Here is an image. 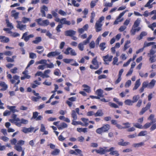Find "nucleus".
<instances>
[{
    "mask_svg": "<svg viewBox=\"0 0 156 156\" xmlns=\"http://www.w3.org/2000/svg\"><path fill=\"white\" fill-rule=\"evenodd\" d=\"M59 22L61 24H59L56 28V30L58 32H60L61 31L60 28L62 27L63 24H66L67 25H69L71 24V22L69 21H68L66 20L65 18H63L60 19Z\"/></svg>",
    "mask_w": 156,
    "mask_h": 156,
    "instance_id": "obj_1",
    "label": "nucleus"
},
{
    "mask_svg": "<svg viewBox=\"0 0 156 156\" xmlns=\"http://www.w3.org/2000/svg\"><path fill=\"white\" fill-rule=\"evenodd\" d=\"M7 77L8 79H10V82L12 83H15L14 87L16 86L20 82L19 77L17 75H15L13 76L12 79L11 75L9 74L7 75Z\"/></svg>",
    "mask_w": 156,
    "mask_h": 156,
    "instance_id": "obj_2",
    "label": "nucleus"
},
{
    "mask_svg": "<svg viewBox=\"0 0 156 156\" xmlns=\"http://www.w3.org/2000/svg\"><path fill=\"white\" fill-rule=\"evenodd\" d=\"M39 113L37 112H35L33 113V116L31 119H35L36 121L41 120L43 117L41 115L38 116Z\"/></svg>",
    "mask_w": 156,
    "mask_h": 156,
    "instance_id": "obj_3",
    "label": "nucleus"
},
{
    "mask_svg": "<svg viewBox=\"0 0 156 156\" xmlns=\"http://www.w3.org/2000/svg\"><path fill=\"white\" fill-rule=\"evenodd\" d=\"M27 34L28 33L27 32L23 33L21 37V39H24L26 42L28 41L30 38H33L34 37V35L33 34L27 36Z\"/></svg>",
    "mask_w": 156,
    "mask_h": 156,
    "instance_id": "obj_4",
    "label": "nucleus"
},
{
    "mask_svg": "<svg viewBox=\"0 0 156 156\" xmlns=\"http://www.w3.org/2000/svg\"><path fill=\"white\" fill-rule=\"evenodd\" d=\"M151 104L150 102H148L145 107L143 108L141 111L140 112V115H143L147 110L149 109L151 106Z\"/></svg>",
    "mask_w": 156,
    "mask_h": 156,
    "instance_id": "obj_5",
    "label": "nucleus"
},
{
    "mask_svg": "<svg viewBox=\"0 0 156 156\" xmlns=\"http://www.w3.org/2000/svg\"><path fill=\"white\" fill-rule=\"evenodd\" d=\"M18 24L16 25V27L21 30L23 31L26 29V25L21 24V22L18 21H17Z\"/></svg>",
    "mask_w": 156,
    "mask_h": 156,
    "instance_id": "obj_6",
    "label": "nucleus"
},
{
    "mask_svg": "<svg viewBox=\"0 0 156 156\" xmlns=\"http://www.w3.org/2000/svg\"><path fill=\"white\" fill-rule=\"evenodd\" d=\"M76 33V31L73 30H69L65 32V35L66 36L72 37L74 36Z\"/></svg>",
    "mask_w": 156,
    "mask_h": 156,
    "instance_id": "obj_7",
    "label": "nucleus"
},
{
    "mask_svg": "<svg viewBox=\"0 0 156 156\" xmlns=\"http://www.w3.org/2000/svg\"><path fill=\"white\" fill-rule=\"evenodd\" d=\"M0 87H2L0 89L1 91L6 90L8 87V85L3 81H0Z\"/></svg>",
    "mask_w": 156,
    "mask_h": 156,
    "instance_id": "obj_8",
    "label": "nucleus"
},
{
    "mask_svg": "<svg viewBox=\"0 0 156 156\" xmlns=\"http://www.w3.org/2000/svg\"><path fill=\"white\" fill-rule=\"evenodd\" d=\"M48 11V7L45 5H43L41 8V16L42 17H45L46 14L45 11Z\"/></svg>",
    "mask_w": 156,
    "mask_h": 156,
    "instance_id": "obj_9",
    "label": "nucleus"
},
{
    "mask_svg": "<svg viewBox=\"0 0 156 156\" xmlns=\"http://www.w3.org/2000/svg\"><path fill=\"white\" fill-rule=\"evenodd\" d=\"M118 144L120 146H125L129 145L130 143L128 142H125L123 139H121L119 140Z\"/></svg>",
    "mask_w": 156,
    "mask_h": 156,
    "instance_id": "obj_10",
    "label": "nucleus"
},
{
    "mask_svg": "<svg viewBox=\"0 0 156 156\" xmlns=\"http://www.w3.org/2000/svg\"><path fill=\"white\" fill-rule=\"evenodd\" d=\"M60 53L55 51H51L47 55V56L49 58L52 57H54L60 54Z\"/></svg>",
    "mask_w": 156,
    "mask_h": 156,
    "instance_id": "obj_11",
    "label": "nucleus"
},
{
    "mask_svg": "<svg viewBox=\"0 0 156 156\" xmlns=\"http://www.w3.org/2000/svg\"><path fill=\"white\" fill-rule=\"evenodd\" d=\"M102 26V24L99 22H96L95 24V28L97 32H98L101 30Z\"/></svg>",
    "mask_w": 156,
    "mask_h": 156,
    "instance_id": "obj_12",
    "label": "nucleus"
},
{
    "mask_svg": "<svg viewBox=\"0 0 156 156\" xmlns=\"http://www.w3.org/2000/svg\"><path fill=\"white\" fill-rule=\"evenodd\" d=\"M34 130V128L30 127L29 128H26L24 127L22 130V131L25 133L30 132L33 131Z\"/></svg>",
    "mask_w": 156,
    "mask_h": 156,
    "instance_id": "obj_13",
    "label": "nucleus"
},
{
    "mask_svg": "<svg viewBox=\"0 0 156 156\" xmlns=\"http://www.w3.org/2000/svg\"><path fill=\"white\" fill-rule=\"evenodd\" d=\"M75 111L74 110L72 111V113L71 114L72 117L73 119L72 120H76L77 119V115L76 113L78 114V108L76 109Z\"/></svg>",
    "mask_w": 156,
    "mask_h": 156,
    "instance_id": "obj_14",
    "label": "nucleus"
},
{
    "mask_svg": "<svg viewBox=\"0 0 156 156\" xmlns=\"http://www.w3.org/2000/svg\"><path fill=\"white\" fill-rule=\"evenodd\" d=\"M67 126L68 125L64 122H62L60 125H58V126H57L59 130L67 128Z\"/></svg>",
    "mask_w": 156,
    "mask_h": 156,
    "instance_id": "obj_15",
    "label": "nucleus"
},
{
    "mask_svg": "<svg viewBox=\"0 0 156 156\" xmlns=\"http://www.w3.org/2000/svg\"><path fill=\"white\" fill-rule=\"evenodd\" d=\"M113 57L112 55H111L109 56L108 55H106L103 56V60L104 62H106V61L111 62L112 60Z\"/></svg>",
    "mask_w": 156,
    "mask_h": 156,
    "instance_id": "obj_16",
    "label": "nucleus"
},
{
    "mask_svg": "<svg viewBox=\"0 0 156 156\" xmlns=\"http://www.w3.org/2000/svg\"><path fill=\"white\" fill-rule=\"evenodd\" d=\"M52 16L55 18L54 20L57 22H58L59 20V18H58V15L54 11H52L51 12Z\"/></svg>",
    "mask_w": 156,
    "mask_h": 156,
    "instance_id": "obj_17",
    "label": "nucleus"
},
{
    "mask_svg": "<svg viewBox=\"0 0 156 156\" xmlns=\"http://www.w3.org/2000/svg\"><path fill=\"white\" fill-rule=\"evenodd\" d=\"M156 82L155 80L153 79L149 83H148V88L149 89L153 88L155 85Z\"/></svg>",
    "mask_w": 156,
    "mask_h": 156,
    "instance_id": "obj_18",
    "label": "nucleus"
},
{
    "mask_svg": "<svg viewBox=\"0 0 156 156\" xmlns=\"http://www.w3.org/2000/svg\"><path fill=\"white\" fill-rule=\"evenodd\" d=\"M0 39L1 40V41L3 43H7L9 41V39L8 37L3 36H0Z\"/></svg>",
    "mask_w": 156,
    "mask_h": 156,
    "instance_id": "obj_19",
    "label": "nucleus"
},
{
    "mask_svg": "<svg viewBox=\"0 0 156 156\" xmlns=\"http://www.w3.org/2000/svg\"><path fill=\"white\" fill-rule=\"evenodd\" d=\"M103 91L101 89H98L97 90L96 93L98 95L97 97H103L104 95L103 94Z\"/></svg>",
    "mask_w": 156,
    "mask_h": 156,
    "instance_id": "obj_20",
    "label": "nucleus"
},
{
    "mask_svg": "<svg viewBox=\"0 0 156 156\" xmlns=\"http://www.w3.org/2000/svg\"><path fill=\"white\" fill-rule=\"evenodd\" d=\"M140 80V79L136 80L135 83V86L133 89V90H136L140 86L141 84Z\"/></svg>",
    "mask_w": 156,
    "mask_h": 156,
    "instance_id": "obj_21",
    "label": "nucleus"
},
{
    "mask_svg": "<svg viewBox=\"0 0 156 156\" xmlns=\"http://www.w3.org/2000/svg\"><path fill=\"white\" fill-rule=\"evenodd\" d=\"M104 132H107L110 128V126L109 124H106L104 125L101 127Z\"/></svg>",
    "mask_w": 156,
    "mask_h": 156,
    "instance_id": "obj_22",
    "label": "nucleus"
},
{
    "mask_svg": "<svg viewBox=\"0 0 156 156\" xmlns=\"http://www.w3.org/2000/svg\"><path fill=\"white\" fill-rule=\"evenodd\" d=\"M104 115L103 113L101 110L100 109L97 111V112L94 114L95 117L102 116Z\"/></svg>",
    "mask_w": 156,
    "mask_h": 156,
    "instance_id": "obj_23",
    "label": "nucleus"
},
{
    "mask_svg": "<svg viewBox=\"0 0 156 156\" xmlns=\"http://www.w3.org/2000/svg\"><path fill=\"white\" fill-rule=\"evenodd\" d=\"M11 12L12 13V16L14 17L15 19H17L18 18L19 13L16 12V11L15 10H12Z\"/></svg>",
    "mask_w": 156,
    "mask_h": 156,
    "instance_id": "obj_24",
    "label": "nucleus"
},
{
    "mask_svg": "<svg viewBox=\"0 0 156 156\" xmlns=\"http://www.w3.org/2000/svg\"><path fill=\"white\" fill-rule=\"evenodd\" d=\"M42 41L41 38L40 37H37L35 38V40L32 41V43L34 44H38Z\"/></svg>",
    "mask_w": 156,
    "mask_h": 156,
    "instance_id": "obj_25",
    "label": "nucleus"
},
{
    "mask_svg": "<svg viewBox=\"0 0 156 156\" xmlns=\"http://www.w3.org/2000/svg\"><path fill=\"white\" fill-rule=\"evenodd\" d=\"M147 34L146 32L145 31L142 32L139 36L137 37V39L140 40L142 39L143 37L146 36Z\"/></svg>",
    "mask_w": 156,
    "mask_h": 156,
    "instance_id": "obj_26",
    "label": "nucleus"
},
{
    "mask_svg": "<svg viewBox=\"0 0 156 156\" xmlns=\"http://www.w3.org/2000/svg\"><path fill=\"white\" fill-rule=\"evenodd\" d=\"M154 114H151L150 115L149 117L148 118V120H151V123H155L156 122V119H154Z\"/></svg>",
    "mask_w": 156,
    "mask_h": 156,
    "instance_id": "obj_27",
    "label": "nucleus"
},
{
    "mask_svg": "<svg viewBox=\"0 0 156 156\" xmlns=\"http://www.w3.org/2000/svg\"><path fill=\"white\" fill-rule=\"evenodd\" d=\"M140 20L138 18L137 19V20H136L134 22V24L133 25V27H132L133 28H135L139 26V25L140 23Z\"/></svg>",
    "mask_w": 156,
    "mask_h": 156,
    "instance_id": "obj_28",
    "label": "nucleus"
},
{
    "mask_svg": "<svg viewBox=\"0 0 156 156\" xmlns=\"http://www.w3.org/2000/svg\"><path fill=\"white\" fill-rule=\"evenodd\" d=\"M51 72L50 69H47L45 70L44 72V73H43V76H44V78H48L49 77V76L48 75Z\"/></svg>",
    "mask_w": 156,
    "mask_h": 156,
    "instance_id": "obj_29",
    "label": "nucleus"
},
{
    "mask_svg": "<svg viewBox=\"0 0 156 156\" xmlns=\"http://www.w3.org/2000/svg\"><path fill=\"white\" fill-rule=\"evenodd\" d=\"M97 57H96L95 58H94L92 61V63L94 65L96 66H98V68H99L98 62L97 60Z\"/></svg>",
    "mask_w": 156,
    "mask_h": 156,
    "instance_id": "obj_30",
    "label": "nucleus"
},
{
    "mask_svg": "<svg viewBox=\"0 0 156 156\" xmlns=\"http://www.w3.org/2000/svg\"><path fill=\"white\" fill-rule=\"evenodd\" d=\"M60 150L58 149H55V150L51 152V154L54 155H56L59 154Z\"/></svg>",
    "mask_w": 156,
    "mask_h": 156,
    "instance_id": "obj_31",
    "label": "nucleus"
},
{
    "mask_svg": "<svg viewBox=\"0 0 156 156\" xmlns=\"http://www.w3.org/2000/svg\"><path fill=\"white\" fill-rule=\"evenodd\" d=\"M106 151L103 149L102 148H101L100 150H96V152L97 153L100 154H105Z\"/></svg>",
    "mask_w": 156,
    "mask_h": 156,
    "instance_id": "obj_32",
    "label": "nucleus"
},
{
    "mask_svg": "<svg viewBox=\"0 0 156 156\" xmlns=\"http://www.w3.org/2000/svg\"><path fill=\"white\" fill-rule=\"evenodd\" d=\"M125 105H132L133 103L132 101L130 99H127L126 100L124 101Z\"/></svg>",
    "mask_w": 156,
    "mask_h": 156,
    "instance_id": "obj_33",
    "label": "nucleus"
},
{
    "mask_svg": "<svg viewBox=\"0 0 156 156\" xmlns=\"http://www.w3.org/2000/svg\"><path fill=\"white\" fill-rule=\"evenodd\" d=\"M105 45L106 43L105 42H103L100 44L99 45V47L100 48V49L101 51H103L106 48Z\"/></svg>",
    "mask_w": 156,
    "mask_h": 156,
    "instance_id": "obj_34",
    "label": "nucleus"
},
{
    "mask_svg": "<svg viewBox=\"0 0 156 156\" xmlns=\"http://www.w3.org/2000/svg\"><path fill=\"white\" fill-rule=\"evenodd\" d=\"M14 149L19 152L23 150V148L21 146L18 145H16L14 147Z\"/></svg>",
    "mask_w": 156,
    "mask_h": 156,
    "instance_id": "obj_35",
    "label": "nucleus"
},
{
    "mask_svg": "<svg viewBox=\"0 0 156 156\" xmlns=\"http://www.w3.org/2000/svg\"><path fill=\"white\" fill-rule=\"evenodd\" d=\"M148 55L150 57L149 60L150 61L151 63H153L156 60L154 59V58L156 57V55Z\"/></svg>",
    "mask_w": 156,
    "mask_h": 156,
    "instance_id": "obj_36",
    "label": "nucleus"
},
{
    "mask_svg": "<svg viewBox=\"0 0 156 156\" xmlns=\"http://www.w3.org/2000/svg\"><path fill=\"white\" fill-rule=\"evenodd\" d=\"M8 108L13 113H14L16 112H18L17 110L15 109V106H9Z\"/></svg>",
    "mask_w": 156,
    "mask_h": 156,
    "instance_id": "obj_37",
    "label": "nucleus"
},
{
    "mask_svg": "<svg viewBox=\"0 0 156 156\" xmlns=\"http://www.w3.org/2000/svg\"><path fill=\"white\" fill-rule=\"evenodd\" d=\"M6 22L7 24V26L8 27H10L11 29H12L13 28V26L12 25V24L9 22V21L8 19L6 20Z\"/></svg>",
    "mask_w": 156,
    "mask_h": 156,
    "instance_id": "obj_38",
    "label": "nucleus"
},
{
    "mask_svg": "<svg viewBox=\"0 0 156 156\" xmlns=\"http://www.w3.org/2000/svg\"><path fill=\"white\" fill-rule=\"evenodd\" d=\"M144 143L142 142H141L140 143H137V144H134L133 146L134 147H141L142 146H144Z\"/></svg>",
    "mask_w": 156,
    "mask_h": 156,
    "instance_id": "obj_39",
    "label": "nucleus"
},
{
    "mask_svg": "<svg viewBox=\"0 0 156 156\" xmlns=\"http://www.w3.org/2000/svg\"><path fill=\"white\" fill-rule=\"evenodd\" d=\"M9 34L13 37H16L20 36V34L16 32H12V31L9 32Z\"/></svg>",
    "mask_w": 156,
    "mask_h": 156,
    "instance_id": "obj_40",
    "label": "nucleus"
},
{
    "mask_svg": "<svg viewBox=\"0 0 156 156\" xmlns=\"http://www.w3.org/2000/svg\"><path fill=\"white\" fill-rule=\"evenodd\" d=\"M81 120L85 123L84 124H83V125H82L83 126H87L88 125V123L87 122L88 121V119L84 118H82L81 119Z\"/></svg>",
    "mask_w": 156,
    "mask_h": 156,
    "instance_id": "obj_41",
    "label": "nucleus"
},
{
    "mask_svg": "<svg viewBox=\"0 0 156 156\" xmlns=\"http://www.w3.org/2000/svg\"><path fill=\"white\" fill-rule=\"evenodd\" d=\"M140 98L139 95H134L133 98V103L136 102Z\"/></svg>",
    "mask_w": 156,
    "mask_h": 156,
    "instance_id": "obj_42",
    "label": "nucleus"
},
{
    "mask_svg": "<svg viewBox=\"0 0 156 156\" xmlns=\"http://www.w3.org/2000/svg\"><path fill=\"white\" fill-rule=\"evenodd\" d=\"M69 153L70 154L77 155L78 154V149H76L75 151L70 150L69 152Z\"/></svg>",
    "mask_w": 156,
    "mask_h": 156,
    "instance_id": "obj_43",
    "label": "nucleus"
},
{
    "mask_svg": "<svg viewBox=\"0 0 156 156\" xmlns=\"http://www.w3.org/2000/svg\"><path fill=\"white\" fill-rule=\"evenodd\" d=\"M116 126L119 129H126V128H129V126H125L124 127H122L121 125H120L117 124L116 125Z\"/></svg>",
    "mask_w": 156,
    "mask_h": 156,
    "instance_id": "obj_44",
    "label": "nucleus"
},
{
    "mask_svg": "<svg viewBox=\"0 0 156 156\" xmlns=\"http://www.w3.org/2000/svg\"><path fill=\"white\" fill-rule=\"evenodd\" d=\"M30 20L29 18L23 17L22 18V22L23 23H26L28 22H30Z\"/></svg>",
    "mask_w": 156,
    "mask_h": 156,
    "instance_id": "obj_45",
    "label": "nucleus"
},
{
    "mask_svg": "<svg viewBox=\"0 0 156 156\" xmlns=\"http://www.w3.org/2000/svg\"><path fill=\"white\" fill-rule=\"evenodd\" d=\"M147 134V132L146 130L141 131L138 134V136H145Z\"/></svg>",
    "mask_w": 156,
    "mask_h": 156,
    "instance_id": "obj_46",
    "label": "nucleus"
},
{
    "mask_svg": "<svg viewBox=\"0 0 156 156\" xmlns=\"http://www.w3.org/2000/svg\"><path fill=\"white\" fill-rule=\"evenodd\" d=\"M42 25L44 26H47L49 24V20H44L42 21Z\"/></svg>",
    "mask_w": 156,
    "mask_h": 156,
    "instance_id": "obj_47",
    "label": "nucleus"
},
{
    "mask_svg": "<svg viewBox=\"0 0 156 156\" xmlns=\"http://www.w3.org/2000/svg\"><path fill=\"white\" fill-rule=\"evenodd\" d=\"M41 98V97L40 96H38L37 97L33 96L32 97L31 100L33 101L36 102Z\"/></svg>",
    "mask_w": 156,
    "mask_h": 156,
    "instance_id": "obj_48",
    "label": "nucleus"
},
{
    "mask_svg": "<svg viewBox=\"0 0 156 156\" xmlns=\"http://www.w3.org/2000/svg\"><path fill=\"white\" fill-rule=\"evenodd\" d=\"M87 128H79V132H83L84 133L87 132Z\"/></svg>",
    "mask_w": 156,
    "mask_h": 156,
    "instance_id": "obj_49",
    "label": "nucleus"
},
{
    "mask_svg": "<svg viewBox=\"0 0 156 156\" xmlns=\"http://www.w3.org/2000/svg\"><path fill=\"white\" fill-rule=\"evenodd\" d=\"M58 13L62 16H65L67 15V12L63 11L62 9H60L59 10Z\"/></svg>",
    "mask_w": 156,
    "mask_h": 156,
    "instance_id": "obj_50",
    "label": "nucleus"
},
{
    "mask_svg": "<svg viewBox=\"0 0 156 156\" xmlns=\"http://www.w3.org/2000/svg\"><path fill=\"white\" fill-rule=\"evenodd\" d=\"M35 76H41L43 78H44V76H43V73L41 71H37L35 75Z\"/></svg>",
    "mask_w": 156,
    "mask_h": 156,
    "instance_id": "obj_51",
    "label": "nucleus"
},
{
    "mask_svg": "<svg viewBox=\"0 0 156 156\" xmlns=\"http://www.w3.org/2000/svg\"><path fill=\"white\" fill-rule=\"evenodd\" d=\"M45 66H47V68H52L54 67V65L52 62H51L49 64L46 63Z\"/></svg>",
    "mask_w": 156,
    "mask_h": 156,
    "instance_id": "obj_52",
    "label": "nucleus"
},
{
    "mask_svg": "<svg viewBox=\"0 0 156 156\" xmlns=\"http://www.w3.org/2000/svg\"><path fill=\"white\" fill-rule=\"evenodd\" d=\"M152 124H153V123H151V122H150V123H148V122L147 123L143 126V128H144L145 129H147Z\"/></svg>",
    "mask_w": 156,
    "mask_h": 156,
    "instance_id": "obj_53",
    "label": "nucleus"
},
{
    "mask_svg": "<svg viewBox=\"0 0 156 156\" xmlns=\"http://www.w3.org/2000/svg\"><path fill=\"white\" fill-rule=\"evenodd\" d=\"M156 51L154 50L153 48L151 49L150 53H148V55H154V54L156 53Z\"/></svg>",
    "mask_w": 156,
    "mask_h": 156,
    "instance_id": "obj_54",
    "label": "nucleus"
},
{
    "mask_svg": "<svg viewBox=\"0 0 156 156\" xmlns=\"http://www.w3.org/2000/svg\"><path fill=\"white\" fill-rule=\"evenodd\" d=\"M3 53V55L6 56H11L12 55V52L10 51H7L4 52Z\"/></svg>",
    "mask_w": 156,
    "mask_h": 156,
    "instance_id": "obj_55",
    "label": "nucleus"
},
{
    "mask_svg": "<svg viewBox=\"0 0 156 156\" xmlns=\"http://www.w3.org/2000/svg\"><path fill=\"white\" fill-rule=\"evenodd\" d=\"M131 81L130 80H128L125 83V87H128L131 85Z\"/></svg>",
    "mask_w": 156,
    "mask_h": 156,
    "instance_id": "obj_56",
    "label": "nucleus"
},
{
    "mask_svg": "<svg viewBox=\"0 0 156 156\" xmlns=\"http://www.w3.org/2000/svg\"><path fill=\"white\" fill-rule=\"evenodd\" d=\"M109 154L111 155H115V156H118L119 155V154L117 151H111L110 152Z\"/></svg>",
    "mask_w": 156,
    "mask_h": 156,
    "instance_id": "obj_57",
    "label": "nucleus"
},
{
    "mask_svg": "<svg viewBox=\"0 0 156 156\" xmlns=\"http://www.w3.org/2000/svg\"><path fill=\"white\" fill-rule=\"evenodd\" d=\"M60 70L58 69H56L54 72L55 75L57 76H60V74H59Z\"/></svg>",
    "mask_w": 156,
    "mask_h": 156,
    "instance_id": "obj_58",
    "label": "nucleus"
},
{
    "mask_svg": "<svg viewBox=\"0 0 156 156\" xmlns=\"http://www.w3.org/2000/svg\"><path fill=\"white\" fill-rule=\"evenodd\" d=\"M151 1H149L147 3L144 5V7H148L149 9H151L152 7V5H151L150 4L151 3Z\"/></svg>",
    "mask_w": 156,
    "mask_h": 156,
    "instance_id": "obj_59",
    "label": "nucleus"
},
{
    "mask_svg": "<svg viewBox=\"0 0 156 156\" xmlns=\"http://www.w3.org/2000/svg\"><path fill=\"white\" fill-rule=\"evenodd\" d=\"M25 141L22 140H19L17 143V145L20 146H21L24 144Z\"/></svg>",
    "mask_w": 156,
    "mask_h": 156,
    "instance_id": "obj_60",
    "label": "nucleus"
},
{
    "mask_svg": "<svg viewBox=\"0 0 156 156\" xmlns=\"http://www.w3.org/2000/svg\"><path fill=\"white\" fill-rule=\"evenodd\" d=\"M29 57L33 59L36 57V55L35 53L31 52L29 54Z\"/></svg>",
    "mask_w": 156,
    "mask_h": 156,
    "instance_id": "obj_61",
    "label": "nucleus"
},
{
    "mask_svg": "<svg viewBox=\"0 0 156 156\" xmlns=\"http://www.w3.org/2000/svg\"><path fill=\"white\" fill-rule=\"evenodd\" d=\"M139 75L142 77H146L148 76V74L147 73H146L144 75L143 74V73L140 71L139 72Z\"/></svg>",
    "mask_w": 156,
    "mask_h": 156,
    "instance_id": "obj_62",
    "label": "nucleus"
},
{
    "mask_svg": "<svg viewBox=\"0 0 156 156\" xmlns=\"http://www.w3.org/2000/svg\"><path fill=\"white\" fill-rule=\"evenodd\" d=\"M72 49V48H68L65 50L64 53L66 55H69L70 54V50Z\"/></svg>",
    "mask_w": 156,
    "mask_h": 156,
    "instance_id": "obj_63",
    "label": "nucleus"
},
{
    "mask_svg": "<svg viewBox=\"0 0 156 156\" xmlns=\"http://www.w3.org/2000/svg\"><path fill=\"white\" fill-rule=\"evenodd\" d=\"M148 81H144L142 83V86L145 88L146 87L148 88Z\"/></svg>",
    "mask_w": 156,
    "mask_h": 156,
    "instance_id": "obj_64",
    "label": "nucleus"
}]
</instances>
